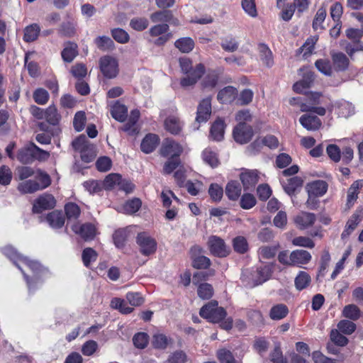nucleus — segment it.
I'll list each match as a JSON object with an SVG mask.
<instances>
[{
  "label": "nucleus",
  "mask_w": 363,
  "mask_h": 363,
  "mask_svg": "<svg viewBox=\"0 0 363 363\" xmlns=\"http://www.w3.org/2000/svg\"><path fill=\"white\" fill-rule=\"evenodd\" d=\"M149 336L145 333H138L133 337V342L135 347L144 349L147 346Z\"/></svg>",
  "instance_id": "49530a36"
},
{
  "label": "nucleus",
  "mask_w": 363,
  "mask_h": 363,
  "mask_svg": "<svg viewBox=\"0 0 363 363\" xmlns=\"http://www.w3.org/2000/svg\"><path fill=\"white\" fill-rule=\"evenodd\" d=\"M258 174L256 170H246L240 175V179L245 191L254 188L258 182Z\"/></svg>",
  "instance_id": "4468645a"
},
{
  "label": "nucleus",
  "mask_w": 363,
  "mask_h": 363,
  "mask_svg": "<svg viewBox=\"0 0 363 363\" xmlns=\"http://www.w3.org/2000/svg\"><path fill=\"white\" fill-rule=\"evenodd\" d=\"M17 176L21 181H25L28 178L34 177L35 171L30 167L22 166L16 169Z\"/></svg>",
  "instance_id": "680f3d73"
},
{
  "label": "nucleus",
  "mask_w": 363,
  "mask_h": 363,
  "mask_svg": "<svg viewBox=\"0 0 363 363\" xmlns=\"http://www.w3.org/2000/svg\"><path fill=\"white\" fill-rule=\"evenodd\" d=\"M308 194L318 196L324 195L328 189V184L322 180L315 181L308 184L306 186Z\"/></svg>",
  "instance_id": "412c9836"
},
{
  "label": "nucleus",
  "mask_w": 363,
  "mask_h": 363,
  "mask_svg": "<svg viewBox=\"0 0 363 363\" xmlns=\"http://www.w3.org/2000/svg\"><path fill=\"white\" fill-rule=\"evenodd\" d=\"M237 95V89L232 86H228L218 92L217 99L223 104H228L233 101Z\"/></svg>",
  "instance_id": "aec40b11"
},
{
  "label": "nucleus",
  "mask_w": 363,
  "mask_h": 363,
  "mask_svg": "<svg viewBox=\"0 0 363 363\" xmlns=\"http://www.w3.org/2000/svg\"><path fill=\"white\" fill-rule=\"evenodd\" d=\"M3 253L7 256L10 259H11L13 263L20 268L19 264L17 263V261L21 262L22 260L23 255H21L18 253V252L11 246H6L3 250Z\"/></svg>",
  "instance_id": "5fc2aeb1"
},
{
  "label": "nucleus",
  "mask_w": 363,
  "mask_h": 363,
  "mask_svg": "<svg viewBox=\"0 0 363 363\" xmlns=\"http://www.w3.org/2000/svg\"><path fill=\"white\" fill-rule=\"evenodd\" d=\"M217 358L220 363H241L240 361L235 359L230 350L225 348L220 349L217 351Z\"/></svg>",
  "instance_id": "58836bf2"
},
{
  "label": "nucleus",
  "mask_w": 363,
  "mask_h": 363,
  "mask_svg": "<svg viewBox=\"0 0 363 363\" xmlns=\"http://www.w3.org/2000/svg\"><path fill=\"white\" fill-rule=\"evenodd\" d=\"M289 103L293 106H298L302 112H312L314 107L310 101H303L300 97L291 99Z\"/></svg>",
  "instance_id": "603ef678"
},
{
  "label": "nucleus",
  "mask_w": 363,
  "mask_h": 363,
  "mask_svg": "<svg viewBox=\"0 0 363 363\" xmlns=\"http://www.w3.org/2000/svg\"><path fill=\"white\" fill-rule=\"evenodd\" d=\"M292 244L294 246L303 247L312 249L315 246L314 242L308 237L298 236L294 238L292 241Z\"/></svg>",
  "instance_id": "bf43d9fd"
},
{
  "label": "nucleus",
  "mask_w": 363,
  "mask_h": 363,
  "mask_svg": "<svg viewBox=\"0 0 363 363\" xmlns=\"http://www.w3.org/2000/svg\"><path fill=\"white\" fill-rule=\"evenodd\" d=\"M159 137L152 133L147 134L141 143V150L146 153L152 152L159 145Z\"/></svg>",
  "instance_id": "f3484780"
},
{
  "label": "nucleus",
  "mask_w": 363,
  "mask_h": 363,
  "mask_svg": "<svg viewBox=\"0 0 363 363\" xmlns=\"http://www.w3.org/2000/svg\"><path fill=\"white\" fill-rule=\"evenodd\" d=\"M45 119L51 125H57L61 117L57 113V108L54 106H50L45 109Z\"/></svg>",
  "instance_id": "a19ab883"
},
{
  "label": "nucleus",
  "mask_w": 363,
  "mask_h": 363,
  "mask_svg": "<svg viewBox=\"0 0 363 363\" xmlns=\"http://www.w3.org/2000/svg\"><path fill=\"white\" fill-rule=\"evenodd\" d=\"M259 52L261 60L268 67H270L274 64L272 57V52L270 49L264 44L259 45Z\"/></svg>",
  "instance_id": "473e14b6"
},
{
  "label": "nucleus",
  "mask_w": 363,
  "mask_h": 363,
  "mask_svg": "<svg viewBox=\"0 0 363 363\" xmlns=\"http://www.w3.org/2000/svg\"><path fill=\"white\" fill-rule=\"evenodd\" d=\"M187 361V355L182 350L173 352L168 358L169 363H186Z\"/></svg>",
  "instance_id": "774afa93"
},
{
  "label": "nucleus",
  "mask_w": 363,
  "mask_h": 363,
  "mask_svg": "<svg viewBox=\"0 0 363 363\" xmlns=\"http://www.w3.org/2000/svg\"><path fill=\"white\" fill-rule=\"evenodd\" d=\"M56 205L55 197L48 194H44L39 196L34 202L33 211L39 213L45 210L52 209Z\"/></svg>",
  "instance_id": "6e6552de"
},
{
  "label": "nucleus",
  "mask_w": 363,
  "mask_h": 363,
  "mask_svg": "<svg viewBox=\"0 0 363 363\" xmlns=\"http://www.w3.org/2000/svg\"><path fill=\"white\" fill-rule=\"evenodd\" d=\"M289 314V308L284 303H278L273 306L269 311V317L273 320H279Z\"/></svg>",
  "instance_id": "5701e85b"
},
{
  "label": "nucleus",
  "mask_w": 363,
  "mask_h": 363,
  "mask_svg": "<svg viewBox=\"0 0 363 363\" xmlns=\"http://www.w3.org/2000/svg\"><path fill=\"white\" fill-rule=\"evenodd\" d=\"M95 43L97 48L103 51L112 50L114 47V43L108 36H99L95 39Z\"/></svg>",
  "instance_id": "c03bdc74"
},
{
  "label": "nucleus",
  "mask_w": 363,
  "mask_h": 363,
  "mask_svg": "<svg viewBox=\"0 0 363 363\" xmlns=\"http://www.w3.org/2000/svg\"><path fill=\"white\" fill-rule=\"evenodd\" d=\"M200 315L212 323H218L226 316V311L218 306V302L212 301L204 305L200 310Z\"/></svg>",
  "instance_id": "f257e3e1"
},
{
  "label": "nucleus",
  "mask_w": 363,
  "mask_h": 363,
  "mask_svg": "<svg viewBox=\"0 0 363 363\" xmlns=\"http://www.w3.org/2000/svg\"><path fill=\"white\" fill-rule=\"evenodd\" d=\"M73 147L75 150L79 151L80 152H85L90 149L93 150L95 149L94 146L91 145L86 137L84 135L79 136L72 142Z\"/></svg>",
  "instance_id": "c85d7f7f"
},
{
  "label": "nucleus",
  "mask_w": 363,
  "mask_h": 363,
  "mask_svg": "<svg viewBox=\"0 0 363 363\" xmlns=\"http://www.w3.org/2000/svg\"><path fill=\"white\" fill-rule=\"evenodd\" d=\"M113 308L118 309L122 313L128 314L133 311V308L128 306V303L121 298H115L111 302Z\"/></svg>",
  "instance_id": "37998d69"
},
{
  "label": "nucleus",
  "mask_w": 363,
  "mask_h": 363,
  "mask_svg": "<svg viewBox=\"0 0 363 363\" xmlns=\"http://www.w3.org/2000/svg\"><path fill=\"white\" fill-rule=\"evenodd\" d=\"M197 294L202 299H209L213 294V286L208 283L201 284L198 286Z\"/></svg>",
  "instance_id": "09e8293b"
},
{
  "label": "nucleus",
  "mask_w": 363,
  "mask_h": 363,
  "mask_svg": "<svg viewBox=\"0 0 363 363\" xmlns=\"http://www.w3.org/2000/svg\"><path fill=\"white\" fill-rule=\"evenodd\" d=\"M241 186L238 182L230 181L225 187V194L230 200H237L241 194Z\"/></svg>",
  "instance_id": "a878e982"
},
{
  "label": "nucleus",
  "mask_w": 363,
  "mask_h": 363,
  "mask_svg": "<svg viewBox=\"0 0 363 363\" xmlns=\"http://www.w3.org/2000/svg\"><path fill=\"white\" fill-rule=\"evenodd\" d=\"M72 230L79 235L84 240H93L96 235V228L91 223L79 224L75 223L71 226Z\"/></svg>",
  "instance_id": "9b49d317"
},
{
  "label": "nucleus",
  "mask_w": 363,
  "mask_h": 363,
  "mask_svg": "<svg viewBox=\"0 0 363 363\" xmlns=\"http://www.w3.org/2000/svg\"><path fill=\"white\" fill-rule=\"evenodd\" d=\"M113 38L119 43H126L129 40V35L122 28H114L111 30Z\"/></svg>",
  "instance_id": "052dcab7"
},
{
  "label": "nucleus",
  "mask_w": 363,
  "mask_h": 363,
  "mask_svg": "<svg viewBox=\"0 0 363 363\" xmlns=\"http://www.w3.org/2000/svg\"><path fill=\"white\" fill-rule=\"evenodd\" d=\"M210 252L218 257H225L230 254V250L223 239L216 235H211L207 241Z\"/></svg>",
  "instance_id": "7ed1b4c3"
},
{
  "label": "nucleus",
  "mask_w": 363,
  "mask_h": 363,
  "mask_svg": "<svg viewBox=\"0 0 363 363\" xmlns=\"http://www.w3.org/2000/svg\"><path fill=\"white\" fill-rule=\"evenodd\" d=\"M234 250L240 254H244L248 250V243L243 236H237L233 240Z\"/></svg>",
  "instance_id": "ea45409f"
},
{
  "label": "nucleus",
  "mask_w": 363,
  "mask_h": 363,
  "mask_svg": "<svg viewBox=\"0 0 363 363\" xmlns=\"http://www.w3.org/2000/svg\"><path fill=\"white\" fill-rule=\"evenodd\" d=\"M362 186L361 182L355 181L347 191V205L351 207L357 199L359 189Z\"/></svg>",
  "instance_id": "c756f323"
},
{
  "label": "nucleus",
  "mask_w": 363,
  "mask_h": 363,
  "mask_svg": "<svg viewBox=\"0 0 363 363\" xmlns=\"http://www.w3.org/2000/svg\"><path fill=\"white\" fill-rule=\"evenodd\" d=\"M34 177L36 179V181L38 180L40 190L47 188L51 184V179L49 174L40 169H38L35 172Z\"/></svg>",
  "instance_id": "79ce46f5"
},
{
  "label": "nucleus",
  "mask_w": 363,
  "mask_h": 363,
  "mask_svg": "<svg viewBox=\"0 0 363 363\" xmlns=\"http://www.w3.org/2000/svg\"><path fill=\"white\" fill-rule=\"evenodd\" d=\"M253 135L252 128L246 123L238 124L233 130V137L237 143L245 144Z\"/></svg>",
  "instance_id": "0eeeda50"
},
{
  "label": "nucleus",
  "mask_w": 363,
  "mask_h": 363,
  "mask_svg": "<svg viewBox=\"0 0 363 363\" xmlns=\"http://www.w3.org/2000/svg\"><path fill=\"white\" fill-rule=\"evenodd\" d=\"M99 67L103 75L108 79H113L118 74V62L110 55H105L99 59Z\"/></svg>",
  "instance_id": "f03ea898"
},
{
  "label": "nucleus",
  "mask_w": 363,
  "mask_h": 363,
  "mask_svg": "<svg viewBox=\"0 0 363 363\" xmlns=\"http://www.w3.org/2000/svg\"><path fill=\"white\" fill-rule=\"evenodd\" d=\"M152 344L155 348L165 349L169 344V340L165 335L157 333L152 337Z\"/></svg>",
  "instance_id": "8fccbe9b"
},
{
  "label": "nucleus",
  "mask_w": 363,
  "mask_h": 363,
  "mask_svg": "<svg viewBox=\"0 0 363 363\" xmlns=\"http://www.w3.org/2000/svg\"><path fill=\"white\" fill-rule=\"evenodd\" d=\"M303 185V180L298 177H291L282 184L285 192L289 195L294 194Z\"/></svg>",
  "instance_id": "393cba45"
},
{
  "label": "nucleus",
  "mask_w": 363,
  "mask_h": 363,
  "mask_svg": "<svg viewBox=\"0 0 363 363\" xmlns=\"http://www.w3.org/2000/svg\"><path fill=\"white\" fill-rule=\"evenodd\" d=\"M203 160L208 164L211 167H215L218 165V160L216 152H213L211 149H205L203 152Z\"/></svg>",
  "instance_id": "4d7b16f0"
},
{
  "label": "nucleus",
  "mask_w": 363,
  "mask_h": 363,
  "mask_svg": "<svg viewBox=\"0 0 363 363\" xmlns=\"http://www.w3.org/2000/svg\"><path fill=\"white\" fill-rule=\"evenodd\" d=\"M150 19L153 23L171 21L172 19V13L171 11L163 10L155 12L150 15Z\"/></svg>",
  "instance_id": "e433bc0d"
},
{
  "label": "nucleus",
  "mask_w": 363,
  "mask_h": 363,
  "mask_svg": "<svg viewBox=\"0 0 363 363\" xmlns=\"http://www.w3.org/2000/svg\"><path fill=\"white\" fill-rule=\"evenodd\" d=\"M196 121L200 123L206 122L211 114V99L208 97L203 99L199 104Z\"/></svg>",
  "instance_id": "f8f14e48"
},
{
  "label": "nucleus",
  "mask_w": 363,
  "mask_h": 363,
  "mask_svg": "<svg viewBox=\"0 0 363 363\" xmlns=\"http://www.w3.org/2000/svg\"><path fill=\"white\" fill-rule=\"evenodd\" d=\"M65 211L68 220H76L81 213L79 206L72 202L68 203L65 206Z\"/></svg>",
  "instance_id": "c9c22d12"
},
{
  "label": "nucleus",
  "mask_w": 363,
  "mask_h": 363,
  "mask_svg": "<svg viewBox=\"0 0 363 363\" xmlns=\"http://www.w3.org/2000/svg\"><path fill=\"white\" fill-rule=\"evenodd\" d=\"M225 132L224 121L221 119L216 120L211 128V137L217 141H220L223 138Z\"/></svg>",
  "instance_id": "bb28decb"
},
{
  "label": "nucleus",
  "mask_w": 363,
  "mask_h": 363,
  "mask_svg": "<svg viewBox=\"0 0 363 363\" xmlns=\"http://www.w3.org/2000/svg\"><path fill=\"white\" fill-rule=\"evenodd\" d=\"M204 72V66L201 63L197 64L194 67L191 68V70L189 73L185 74L184 77L181 79L180 84L183 87L193 86L203 76Z\"/></svg>",
  "instance_id": "39448f33"
},
{
  "label": "nucleus",
  "mask_w": 363,
  "mask_h": 363,
  "mask_svg": "<svg viewBox=\"0 0 363 363\" xmlns=\"http://www.w3.org/2000/svg\"><path fill=\"white\" fill-rule=\"evenodd\" d=\"M316 220V216L314 213L302 211L294 218V222L297 226L304 230L312 226Z\"/></svg>",
  "instance_id": "2eb2a0df"
},
{
  "label": "nucleus",
  "mask_w": 363,
  "mask_h": 363,
  "mask_svg": "<svg viewBox=\"0 0 363 363\" xmlns=\"http://www.w3.org/2000/svg\"><path fill=\"white\" fill-rule=\"evenodd\" d=\"M311 278L306 272H300L295 278V286L298 291L306 289L311 283Z\"/></svg>",
  "instance_id": "f704fd0d"
},
{
  "label": "nucleus",
  "mask_w": 363,
  "mask_h": 363,
  "mask_svg": "<svg viewBox=\"0 0 363 363\" xmlns=\"http://www.w3.org/2000/svg\"><path fill=\"white\" fill-rule=\"evenodd\" d=\"M342 313L345 317L353 320H357L360 316V311L359 308L353 304L346 306L344 308Z\"/></svg>",
  "instance_id": "864d4df0"
},
{
  "label": "nucleus",
  "mask_w": 363,
  "mask_h": 363,
  "mask_svg": "<svg viewBox=\"0 0 363 363\" xmlns=\"http://www.w3.org/2000/svg\"><path fill=\"white\" fill-rule=\"evenodd\" d=\"M174 45L181 52H189L194 47V42L191 38H182L176 40Z\"/></svg>",
  "instance_id": "4c0bfd02"
},
{
  "label": "nucleus",
  "mask_w": 363,
  "mask_h": 363,
  "mask_svg": "<svg viewBox=\"0 0 363 363\" xmlns=\"http://www.w3.org/2000/svg\"><path fill=\"white\" fill-rule=\"evenodd\" d=\"M241 5L245 12L250 17L255 18L257 16L255 0H242Z\"/></svg>",
  "instance_id": "13d9d810"
},
{
  "label": "nucleus",
  "mask_w": 363,
  "mask_h": 363,
  "mask_svg": "<svg viewBox=\"0 0 363 363\" xmlns=\"http://www.w3.org/2000/svg\"><path fill=\"white\" fill-rule=\"evenodd\" d=\"M183 151L180 144L174 140L166 138L163 140L160 149V154L164 157L170 156L172 158H177Z\"/></svg>",
  "instance_id": "423d86ee"
},
{
  "label": "nucleus",
  "mask_w": 363,
  "mask_h": 363,
  "mask_svg": "<svg viewBox=\"0 0 363 363\" xmlns=\"http://www.w3.org/2000/svg\"><path fill=\"white\" fill-rule=\"evenodd\" d=\"M220 45L225 51L233 52L238 50L239 43L235 38L227 36L223 39Z\"/></svg>",
  "instance_id": "de8ad7c7"
},
{
  "label": "nucleus",
  "mask_w": 363,
  "mask_h": 363,
  "mask_svg": "<svg viewBox=\"0 0 363 363\" xmlns=\"http://www.w3.org/2000/svg\"><path fill=\"white\" fill-rule=\"evenodd\" d=\"M333 65L337 71H344L349 65V59L347 56L342 53H335L332 55Z\"/></svg>",
  "instance_id": "cd10ccee"
},
{
  "label": "nucleus",
  "mask_w": 363,
  "mask_h": 363,
  "mask_svg": "<svg viewBox=\"0 0 363 363\" xmlns=\"http://www.w3.org/2000/svg\"><path fill=\"white\" fill-rule=\"evenodd\" d=\"M136 242L140 247V252L144 255H150L156 251L157 242L155 240L145 232L138 234Z\"/></svg>",
  "instance_id": "20e7f679"
},
{
  "label": "nucleus",
  "mask_w": 363,
  "mask_h": 363,
  "mask_svg": "<svg viewBox=\"0 0 363 363\" xmlns=\"http://www.w3.org/2000/svg\"><path fill=\"white\" fill-rule=\"evenodd\" d=\"M271 274L272 271L269 266L264 265L261 267L257 269L254 274H252V277L251 281H247V286L252 288L262 284L269 279Z\"/></svg>",
  "instance_id": "9d476101"
},
{
  "label": "nucleus",
  "mask_w": 363,
  "mask_h": 363,
  "mask_svg": "<svg viewBox=\"0 0 363 363\" xmlns=\"http://www.w3.org/2000/svg\"><path fill=\"white\" fill-rule=\"evenodd\" d=\"M18 160L23 164H30L33 162V143L21 148L16 156Z\"/></svg>",
  "instance_id": "6ab92c4d"
},
{
  "label": "nucleus",
  "mask_w": 363,
  "mask_h": 363,
  "mask_svg": "<svg viewBox=\"0 0 363 363\" xmlns=\"http://www.w3.org/2000/svg\"><path fill=\"white\" fill-rule=\"evenodd\" d=\"M128 109L123 104L116 103L111 108V113L116 120L123 122L127 116Z\"/></svg>",
  "instance_id": "72a5a7b5"
},
{
  "label": "nucleus",
  "mask_w": 363,
  "mask_h": 363,
  "mask_svg": "<svg viewBox=\"0 0 363 363\" xmlns=\"http://www.w3.org/2000/svg\"><path fill=\"white\" fill-rule=\"evenodd\" d=\"M86 123V116L84 111H78L75 113L74 120H73V125L74 129L77 132L82 131Z\"/></svg>",
  "instance_id": "0e129e2a"
},
{
  "label": "nucleus",
  "mask_w": 363,
  "mask_h": 363,
  "mask_svg": "<svg viewBox=\"0 0 363 363\" xmlns=\"http://www.w3.org/2000/svg\"><path fill=\"white\" fill-rule=\"evenodd\" d=\"M17 189L23 194H33L40 190L38 181L33 179L25 180L20 182Z\"/></svg>",
  "instance_id": "b1692460"
},
{
  "label": "nucleus",
  "mask_w": 363,
  "mask_h": 363,
  "mask_svg": "<svg viewBox=\"0 0 363 363\" xmlns=\"http://www.w3.org/2000/svg\"><path fill=\"white\" fill-rule=\"evenodd\" d=\"M141 204V201L139 199L135 198L128 201L124 204L123 210L128 214H133L140 208Z\"/></svg>",
  "instance_id": "3c124183"
},
{
  "label": "nucleus",
  "mask_w": 363,
  "mask_h": 363,
  "mask_svg": "<svg viewBox=\"0 0 363 363\" xmlns=\"http://www.w3.org/2000/svg\"><path fill=\"white\" fill-rule=\"evenodd\" d=\"M338 329L346 335H350L354 332L356 329V325L348 320H342L337 324Z\"/></svg>",
  "instance_id": "338daca9"
},
{
  "label": "nucleus",
  "mask_w": 363,
  "mask_h": 363,
  "mask_svg": "<svg viewBox=\"0 0 363 363\" xmlns=\"http://www.w3.org/2000/svg\"><path fill=\"white\" fill-rule=\"evenodd\" d=\"M311 259V254L303 250H296L291 252V260L293 266L308 264Z\"/></svg>",
  "instance_id": "dca6fc26"
},
{
  "label": "nucleus",
  "mask_w": 363,
  "mask_h": 363,
  "mask_svg": "<svg viewBox=\"0 0 363 363\" xmlns=\"http://www.w3.org/2000/svg\"><path fill=\"white\" fill-rule=\"evenodd\" d=\"M77 45L75 43L67 42L61 52L63 60L66 62H71L78 55Z\"/></svg>",
  "instance_id": "4be33fe9"
},
{
  "label": "nucleus",
  "mask_w": 363,
  "mask_h": 363,
  "mask_svg": "<svg viewBox=\"0 0 363 363\" xmlns=\"http://www.w3.org/2000/svg\"><path fill=\"white\" fill-rule=\"evenodd\" d=\"M76 24L71 21L64 22L61 24L59 33L65 37H72L76 34Z\"/></svg>",
  "instance_id": "a18cd8bd"
},
{
  "label": "nucleus",
  "mask_w": 363,
  "mask_h": 363,
  "mask_svg": "<svg viewBox=\"0 0 363 363\" xmlns=\"http://www.w3.org/2000/svg\"><path fill=\"white\" fill-rule=\"evenodd\" d=\"M165 129L172 134H179L182 130L180 121L174 116L167 118L164 121Z\"/></svg>",
  "instance_id": "2f4dec72"
},
{
  "label": "nucleus",
  "mask_w": 363,
  "mask_h": 363,
  "mask_svg": "<svg viewBox=\"0 0 363 363\" xmlns=\"http://www.w3.org/2000/svg\"><path fill=\"white\" fill-rule=\"evenodd\" d=\"M33 99L38 104H45L49 99V94L45 89L38 88L33 93Z\"/></svg>",
  "instance_id": "69168bd1"
},
{
  "label": "nucleus",
  "mask_w": 363,
  "mask_h": 363,
  "mask_svg": "<svg viewBox=\"0 0 363 363\" xmlns=\"http://www.w3.org/2000/svg\"><path fill=\"white\" fill-rule=\"evenodd\" d=\"M40 28L36 23L28 26L24 29L23 40L27 43L35 40L39 35Z\"/></svg>",
  "instance_id": "7c9ffc66"
},
{
  "label": "nucleus",
  "mask_w": 363,
  "mask_h": 363,
  "mask_svg": "<svg viewBox=\"0 0 363 363\" xmlns=\"http://www.w3.org/2000/svg\"><path fill=\"white\" fill-rule=\"evenodd\" d=\"M97 253L91 247L85 248L82 252V260L86 267H89L91 262L96 261Z\"/></svg>",
  "instance_id": "e2e57ef3"
},
{
  "label": "nucleus",
  "mask_w": 363,
  "mask_h": 363,
  "mask_svg": "<svg viewBox=\"0 0 363 363\" xmlns=\"http://www.w3.org/2000/svg\"><path fill=\"white\" fill-rule=\"evenodd\" d=\"M363 218V209L358 208L351 216L350 219L347 220L345 230L341 234V238L342 240L347 239L352 233L356 229L358 224L362 221Z\"/></svg>",
  "instance_id": "1a4fd4ad"
},
{
  "label": "nucleus",
  "mask_w": 363,
  "mask_h": 363,
  "mask_svg": "<svg viewBox=\"0 0 363 363\" xmlns=\"http://www.w3.org/2000/svg\"><path fill=\"white\" fill-rule=\"evenodd\" d=\"M315 65L318 71L326 76H331L332 74V67L330 62L328 60L325 59H320L318 60Z\"/></svg>",
  "instance_id": "6e6d98bb"
},
{
  "label": "nucleus",
  "mask_w": 363,
  "mask_h": 363,
  "mask_svg": "<svg viewBox=\"0 0 363 363\" xmlns=\"http://www.w3.org/2000/svg\"><path fill=\"white\" fill-rule=\"evenodd\" d=\"M299 122L306 130L312 131L318 130L322 125L320 119L311 113H306L301 116L299 118Z\"/></svg>",
  "instance_id": "ddd939ff"
},
{
  "label": "nucleus",
  "mask_w": 363,
  "mask_h": 363,
  "mask_svg": "<svg viewBox=\"0 0 363 363\" xmlns=\"http://www.w3.org/2000/svg\"><path fill=\"white\" fill-rule=\"evenodd\" d=\"M46 220L52 228L59 229L64 226L65 218L61 211H53L47 215Z\"/></svg>",
  "instance_id": "a211bd4d"
}]
</instances>
